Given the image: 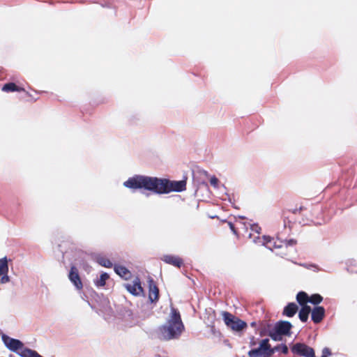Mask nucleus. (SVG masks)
<instances>
[{"mask_svg":"<svg viewBox=\"0 0 357 357\" xmlns=\"http://www.w3.org/2000/svg\"><path fill=\"white\" fill-rule=\"evenodd\" d=\"M218 179L215 176H212L210 179V183L211 185H213L215 188H218Z\"/></svg>","mask_w":357,"mask_h":357,"instance_id":"22","label":"nucleus"},{"mask_svg":"<svg viewBox=\"0 0 357 357\" xmlns=\"http://www.w3.org/2000/svg\"><path fill=\"white\" fill-rule=\"evenodd\" d=\"M128 188L144 189L156 194H167L171 192H182L186 189V181H170L167 178L136 175L129 178L123 183Z\"/></svg>","mask_w":357,"mask_h":357,"instance_id":"1","label":"nucleus"},{"mask_svg":"<svg viewBox=\"0 0 357 357\" xmlns=\"http://www.w3.org/2000/svg\"><path fill=\"white\" fill-rule=\"evenodd\" d=\"M314 357H315V356H314ZM322 357H327V356H326V355H324H324L322 356Z\"/></svg>","mask_w":357,"mask_h":357,"instance_id":"32","label":"nucleus"},{"mask_svg":"<svg viewBox=\"0 0 357 357\" xmlns=\"http://www.w3.org/2000/svg\"><path fill=\"white\" fill-rule=\"evenodd\" d=\"M124 287L134 296H139L144 294V289L142 287L140 279L138 277L135 278L132 284H125Z\"/></svg>","mask_w":357,"mask_h":357,"instance_id":"7","label":"nucleus"},{"mask_svg":"<svg viewBox=\"0 0 357 357\" xmlns=\"http://www.w3.org/2000/svg\"><path fill=\"white\" fill-rule=\"evenodd\" d=\"M305 209H306V208H303V206H300L299 210H298L297 208H295V209L292 211V213H296L298 212V211H302L305 210Z\"/></svg>","mask_w":357,"mask_h":357,"instance_id":"28","label":"nucleus"},{"mask_svg":"<svg viewBox=\"0 0 357 357\" xmlns=\"http://www.w3.org/2000/svg\"><path fill=\"white\" fill-rule=\"evenodd\" d=\"M257 340L255 338V336H251L250 337V342H249L250 347H255L257 345Z\"/></svg>","mask_w":357,"mask_h":357,"instance_id":"25","label":"nucleus"},{"mask_svg":"<svg viewBox=\"0 0 357 357\" xmlns=\"http://www.w3.org/2000/svg\"><path fill=\"white\" fill-rule=\"evenodd\" d=\"M283 314L287 317H290V303H288L284 309Z\"/></svg>","mask_w":357,"mask_h":357,"instance_id":"24","label":"nucleus"},{"mask_svg":"<svg viewBox=\"0 0 357 357\" xmlns=\"http://www.w3.org/2000/svg\"><path fill=\"white\" fill-rule=\"evenodd\" d=\"M149 299L151 303H156L159 299V289L152 278H149Z\"/></svg>","mask_w":357,"mask_h":357,"instance_id":"10","label":"nucleus"},{"mask_svg":"<svg viewBox=\"0 0 357 357\" xmlns=\"http://www.w3.org/2000/svg\"><path fill=\"white\" fill-rule=\"evenodd\" d=\"M98 261L99 264L101 265L102 266H104L106 268H110L112 266V263L109 259H107L105 257H100L98 259Z\"/></svg>","mask_w":357,"mask_h":357,"instance_id":"21","label":"nucleus"},{"mask_svg":"<svg viewBox=\"0 0 357 357\" xmlns=\"http://www.w3.org/2000/svg\"><path fill=\"white\" fill-rule=\"evenodd\" d=\"M325 316V309L324 307L317 306L314 307L311 310V318L314 324L320 323Z\"/></svg>","mask_w":357,"mask_h":357,"instance_id":"12","label":"nucleus"},{"mask_svg":"<svg viewBox=\"0 0 357 357\" xmlns=\"http://www.w3.org/2000/svg\"><path fill=\"white\" fill-rule=\"evenodd\" d=\"M251 325L253 326H255V322H252V323L251 324Z\"/></svg>","mask_w":357,"mask_h":357,"instance_id":"31","label":"nucleus"},{"mask_svg":"<svg viewBox=\"0 0 357 357\" xmlns=\"http://www.w3.org/2000/svg\"><path fill=\"white\" fill-rule=\"evenodd\" d=\"M323 301V297L319 294H312L309 296V302L314 305H318Z\"/></svg>","mask_w":357,"mask_h":357,"instance_id":"20","label":"nucleus"},{"mask_svg":"<svg viewBox=\"0 0 357 357\" xmlns=\"http://www.w3.org/2000/svg\"><path fill=\"white\" fill-rule=\"evenodd\" d=\"M2 91L5 92H14L24 91V89L17 86L13 82H9L3 85V86L2 87Z\"/></svg>","mask_w":357,"mask_h":357,"instance_id":"16","label":"nucleus"},{"mask_svg":"<svg viewBox=\"0 0 357 357\" xmlns=\"http://www.w3.org/2000/svg\"><path fill=\"white\" fill-rule=\"evenodd\" d=\"M229 228L231 229V230L234 233V234H237V231L235 229V227L233 223L231 222H229Z\"/></svg>","mask_w":357,"mask_h":357,"instance_id":"27","label":"nucleus"},{"mask_svg":"<svg viewBox=\"0 0 357 357\" xmlns=\"http://www.w3.org/2000/svg\"><path fill=\"white\" fill-rule=\"evenodd\" d=\"M323 352H324V354H325V353L330 354V351H329V350L327 348L324 349Z\"/></svg>","mask_w":357,"mask_h":357,"instance_id":"29","label":"nucleus"},{"mask_svg":"<svg viewBox=\"0 0 357 357\" xmlns=\"http://www.w3.org/2000/svg\"><path fill=\"white\" fill-rule=\"evenodd\" d=\"M298 307L296 304L291 303V317H293L297 312Z\"/></svg>","mask_w":357,"mask_h":357,"instance_id":"26","label":"nucleus"},{"mask_svg":"<svg viewBox=\"0 0 357 357\" xmlns=\"http://www.w3.org/2000/svg\"><path fill=\"white\" fill-rule=\"evenodd\" d=\"M291 245L294 243H296V242H294V241L293 239L291 240Z\"/></svg>","mask_w":357,"mask_h":357,"instance_id":"30","label":"nucleus"},{"mask_svg":"<svg viewBox=\"0 0 357 357\" xmlns=\"http://www.w3.org/2000/svg\"><path fill=\"white\" fill-rule=\"evenodd\" d=\"M222 316L225 324L233 331H241L247 327L246 322L228 312H224Z\"/></svg>","mask_w":357,"mask_h":357,"instance_id":"5","label":"nucleus"},{"mask_svg":"<svg viewBox=\"0 0 357 357\" xmlns=\"http://www.w3.org/2000/svg\"><path fill=\"white\" fill-rule=\"evenodd\" d=\"M296 300L301 306L307 305V303L309 302V296L305 292L300 291L296 296Z\"/></svg>","mask_w":357,"mask_h":357,"instance_id":"17","label":"nucleus"},{"mask_svg":"<svg viewBox=\"0 0 357 357\" xmlns=\"http://www.w3.org/2000/svg\"><path fill=\"white\" fill-rule=\"evenodd\" d=\"M291 353L302 357H314V350L304 343H296L291 346Z\"/></svg>","mask_w":357,"mask_h":357,"instance_id":"6","label":"nucleus"},{"mask_svg":"<svg viewBox=\"0 0 357 357\" xmlns=\"http://www.w3.org/2000/svg\"><path fill=\"white\" fill-rule=\"evenodd\" d=\"M183 330L184 326L180 312L175 308L172 309L170 318L166 324L159 328L161 338L165 340L178 338Z\"/></svg>","mask_w":357,"mask_h":357,"instance_id":"2","label":"nucleus"},{"mask_svg":"<svg viewBox=\"0 0 357 357\" xmlns=\"http://www.w3.org/2000/svg\"><path fill=\"white\" fill-rule=\"evenodd\" d=\"M68 278L75 285L77 289L81 290L83 288V284L79 275L78 269L75 266L70 267Z\"/></svg>","mask_w":357,"mask_h":357,"instance_id":"9","label":"nucleus"},{"mask_svg":"<svg viewBox=\"0 0 357 357\" xmlns=\"http://www.w3.org/2000/svg\"><path fill=\"white\" fill-rule=\"evenodd\" d=\"M8 265L6 257L0 259V283L5 284L9 281L8 275Z\"/></svg>","mask_w":357,"mask_h":357,"instance_id":"11","label":"nucleus"},{"mask_svg":"<svg viewBox=\"0 0 357 357\" xmlns=\"http://www.w3.org/2000/svg\"><path fill=\"white\" fill-rule=\"evenodd\" d=\"M311 310L312 309L309 305L301 306L298 312V317L302 322L305 323L307 321Z\"/></svg>","mask_w":357,"mask_h":357,"instance_id":"15","label":"nucleus"},{"mask_svg":"<svg viewBox=\"0 0 357 357\" xmlns=\"http://www.w3.org/2000/svg\"><path fill=\"white\" fill-rule=\"evenodd\" d=\"M279 351L287 354L288 347L286 344H281L272 348L269 340L266 338L260 341L259 347L251 349L248 354L249 357H271Z\"/></svg>","mask_w":357,"mask_h":357,"instance_id":"3","label":"nucleus"},{"mask_svg":"<svg viewBox=\"0 0 357 357\" xmlns=\"http://www.w3.org/2000/svg\"><path fill=\"white\" fill-rule=\"evenodd\" d=\"M290 244V241H280L279 238L276 239L273 244V248L276 255L282 257L285 256L288 253V246Z\"/></svg>","mask_w":357,"mask_h":357,"instance_id":"8","label":"nucleus"},{"mask_svg":"<svg viewBox=\"0 0 357 357\" xmlns=\"http://www.w3.org/2000/svg\"><path fill=\"white\" fill-rule=\"evenodd\" d=\"M290 211L289 209H284L282 211V218L283 220V225L284 228L290 227Z\"/></svg>","mask_w":357,"mask_h":357,"instance_id":"19","label":"nucleus"},{"mask_svg":"<svg viewBox=\"0 0 357 357\" xmlns=\"http://www.w3.org/2000/svg\"><path fill=\"white\" fill-rule=\"evenodd\" d=\"M251 230L257 234H260L261 227L258 225H252L250 227Z\"/></svg>","mask_w":357,"mask_h":357,"instance_id":"23","label":"nucleus"},{"mask_svg":"<svg viewBox=\"0 0 357 357\" xmlns=\"http://www.w3.org/2000/svg\"><path fill=\"white\" fill-rule=\"evenodd\" d=\"M290 332V322L286 321H279L274 325H267V334L275 341H281L283 336L287 335Z\"/></svg>","mask_w":357,"mask_h":357,"instance_id":"4","label":"nucleus"},{"mask_svg":"<svg viewBox=\"0 0 357 357\" xmlns=\"http://www.w3.org/2000/svg\"><path fill=\"white\" fill-rule=\"evenodd\" d=\"M109 278V275L107 273H102L100 278L94 281L96 286L100 287L105 285L106 281Z\"/></svg>","mask_w":357,"mask_h":357,"instance_id":"18","label":"nucleus"},{"mask_svg":"<svg viewBox=\"0 0 357 357\" xmlns=\"http://www.w3.org/2000/svg\"><path fill=\"white\" fill-rule=\"evenodd\" d=\"M162 260L165 263L171 264L177 268H180L183 264V261L181 257L174 255H165L162 258Z\"/></svg>","mask_w":357,"mask_h":357,"instance_id":"13","label":"nucleus"},{"mask_svg":"<svg viewBox=\"0 0 357 357\" xmlns=\"http://www.w3.org/2000/svg\"><path fill=\"white\" fill-rule=\"evenodd\" d=\"M114 271L117 275H119L120 277L125 280H129L131 278V273L130 271L123 266H115Z\"/></svg>","mask_w":357,"mask_h":357,"instance_id":"14","label":"nucleus"}]
</instances>
